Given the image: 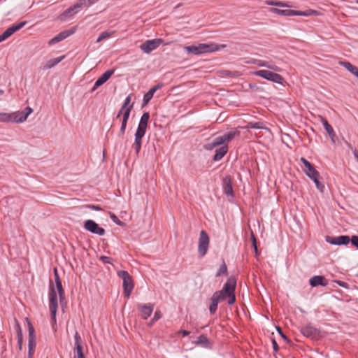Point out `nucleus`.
I'll return each mask as SVG.
<instances>
[{
	"instance_id": "obj_1",
	"label": "nucleus",
	"mask_w": 358,
	"mask_h": 358,
	"mask_svg": "<svg viewBox=\"0 0 358 358\" xmlns=\"http://www.w3.org/2000/svg\"><path fill=\"white\" fill-rule=\"evenodd\" d=\"M54 276L55 280V285L53 284L52 282H50L49 286V308L51 313V321L52 324V328L55 329L56 327L57 320L56 315L57 310L58 308V301H57V292L59 294V298L60 303H62L65 299V294L64 290L63 289L62 281L59 278L57 269L55 268L54 269Z\"/></svg>"
},
{
	"instance_id": "obj_2",
	"label": "nucleus",
	"mask_w": 358,
	"mask_h": 358,
	"mask_svg": "<svg viewBox=\"0 0 358 358\" xmlns=\"http://www.w3.org/2000/svg\"><path fill=\"white\" fill-rule=\"evenodd\" d=\"M236 285V280L235 278L230 277L227 279L224 287L222 290L215 292L211 298H215L216 301L219 302L228 299V303L232 305L235 301V289Z\"/></svg>"
},
{
	"instance_id": "obj_3",
	"label": "nucleus",
	"mask_w": 358,
	"mask_h": 358,
	"mask_svg": "<svg viewBox=\"0 0 358 358\" xmlns=\"http://www.w3.org/2000/svg\"><path fill=\"white\" fill-rule=\"evenodd\" d=\"M236 285V280L235 278L230 277L227 279L224 287L222 290L215 292L211 298H215L216 301L219 302L228 299V303L232 305L235 301V289Z\"/></svg>"
},
{
	"instance_id": "obj_4",
	"label": "nucleus",
	"mask_w": 358,
	"mask_h": 358,
	"mask_svg": "<svg viewBox=\"0 0 358 358\" xmlns=\"http://www.w3.org/2000/svg\"><path fill=\"white\" fill-rule=\"evenodd\" d=\"M225 45H218L215 43H199L197 45H192L189 46H185L184 49L188 54L201 55L205 53H210L220 50L225 48Z\"/></svg>"
},
{
	"instance_id": "obj_5",
	"label": "nucleus",
	"mask_w": 358,
	"mask_h": 358,
	"mask_svg": "<svg viewBox=\"0 0 358 358\" xmlns=\"http://www.w3.org/2000/svg\"><path fill=\"white\" fill-rule=\"evenodd\" d=\"M33 112L31 107H27L23 111H16L10 113H0V122L20 123L24 122Z\"/></svg>"
},
{
	"instance_id": "obj_6",
	"label": "nucleus",
	"mask_w": 358,
	"mask_h": 358,
	"mask_svg": "<svg viewBox=\"0 0 358 358\" xmlns=\"http://www.w3.org/2000/svg\"><path fill=\"white\" fill-rule=\"evenodd\" d=\"M269 11L272 13L277 14L282 16H295V15H299V16H310V15H315L318 16L320 15V12L313 10V9H308L304 11L301 10H282L277 8H270Z\"/></svg>"
},
{
	"instance_id": "obj_7",
	"label": "nucleus",
	"mask_w": 358,
	"mask_h": 358,
	"mask_svg": "<svg viewBox=\"0 0 358 358\" xmlns=\"http://www.w3.org/2000/svg\"><path fill=\"white\" fill-rule=\"evenodd\" d=\"M240 131L238 130L231 131L228 133L223 134L222 136L215 138L210 143L206 145L207 150H213L216 147H218L222 144H227L234 139L236 136H239Z\"/></svg>"
},
{
	"instance_id": "obj_8",
	"label": "nucleus",
	"mask_w": 358,
	"mask_h": 358,
	"mask_svg": "<svg viewBox=\"0 0 358 358\" xmlns=\"http://www.w3.org/2000/svg\"><path fill=\"white\" fill-rule=\"evenodd\" d=\"M99 0H78L76 4L71 6L60 15L59 18L65 20L69 17L73 16L78 12V10L83 8H87L97 2Z\"/></svg>"
},
{
	"instance_id": "obj_9",
	"label": "nucleus",
	"mask_w": 358,
	"mask_h": 358,
	"mask_svg": "<svg viewBox=\"0 0 358 358\" xmlns=\"http://www.w3.org/2000/svg\"><path fill=\"white\" fill-rule=\"evenodd\" d=\"M117 275L122 278L123 281V289L125 297L129 298L134 289V282L131 276L127 271H120Z\"/></svg>"
},
{
	"instance_id": "obj_10",
	"label": "nucleus",
	"mask_w": 358,
	"mask_h": 358,
	"mask_svg": "<svg viewBox=\"0 0 358 358\" xmlns=\"http://www.w3.org/2000/svg\"><path fill=\"white\" fill-rule=\"evenodd\" d=\"M275 72L276 71L273 72L268 70H259L253 72L252 74L275 83L282 84L284 78L282 76Z\"/></svg>"
},
{
	"instance_id": "obj_11",
	"label": "nucleus",
	"mask_w": 358,
	"mask_h": 358,
	"mask_svg": "<svg viewBox=\"0 0 358 358\" xmlns=\"http://www.w3.org/2000/svg\"><path fill=\"white\" fill-rule=\"evenodd\" d=\"M28 322V329H29V343H28V357L27 358H33L36 345V338L35 335V331L34 327L32 324L30 322V321L28 320V318L26 319Z\"/></svg>"
},
{
	"instance_id": "obj_12",
	"label": "nucleus",
	"mask_w": 358,
	"mask_h": 358,
	"mask_svg": "<svg viewBox=\"0 0 358 358\" xmlns=\"http://www.w3.org/2000/svg\"><path fill=\"white\" fill-rule=\"evenodd\" d=\"M210 238L208 234L202 230L200 232L198 245V253L201 257L205 256L208 250Z\"/></svg>"
},
{
	"instance_id": "obj_13",
	"label": "nucleus",
	"mask_w": 358,
	"mask_h": 358,
	"mask_svg": "<svg viewBox=\"0 0 358 358\" xmlns=\"http://www.w3.org/2000/svg\"><path fill=\"white\" fill-rule=\"evenodd\" d=\"M163 43V40L162 38H155L152 40H148L142 43L140 45L141 50L147 54L150 53L152 50L157 48L160 44Z\"/></svg>"
},
{
	"instance_id": "obj_14",
	"label": "nucleus",
	"mask_w": 358,
	"mask_h": 358,
	"mask_svg": "<svg viewBox=\"0 0 358 358\" xmlns=\"http://www.w3.org/2000/svg\"><path fill=\"white\" fill-rule=\"evenodd\" d=\"M84 227L91 233L103 236L105 234V229L100 227L94 221L88 220L85 222Z\"/></svg>"
},
{
	"instance_id": "obj_15",
	"label": "nucleus",
	"mask_w": 358,
	"mask_h": 358,
	"mask_svg": "<svg viewBox=\"0 0 358 358\" xmlns=\"http://www.w3.org/2000/svg\"><path fill=\"white\" fill-rule=\"evenodd\" d=\"M131 110H130V108H123L122 106L119 113L117 115V117H120L121 115H122V124L120 127V134L123 135L125 132V129L127 127V122L130 115V113Z\"/></svg>"
},
{
	"instance_id": "obj_16",
	"label": "nucleus",
	"mask_w": 358,
	"mask_h": 358,
	"mask_svg": "<svg viewBox=\"0 0 358 358\" xmlns=\"http://www.w3.org/2000/svg\"><path fill=\"white\" fill-rule=\"evenodd\" d=\"M155 305L153 303L138 304V310L140 312L141 317L147 320L152 314Z\"/></svg>"
},
{
	"instance_id": "obj_17",
	"label": "nucleus",
	"mask_w": 358,
	"mask_h": 358,
	"mask_svg": "<svg viewBox=\"0 0 358 358\" xmlns=\"http://www.w3.org/2000/svg\"><path fill=\"white\" fill-rule=\"evenodd\" d=\"M146 131L137 128L135 133V140L133 144V148L136 154H138L142 145V138L145 136Z\"/></svg>"
},
{
	"instance_id": "obj_18",
	"label": "nucleus",
	"mask_w": 358,
	"mask_h": 358,
	"mask_svg": "<svg viewBox=\"0 0 358 358\" xmlns=\"http://www.w3.org/2000/svg\"><path fill=\"white\" fill-rule=\"evenodd\" d=\"M247 64H255L259 67H266L273 71H281L282 69L276 65L271 64L268 62L260 60V59H251L250 61L246 62Z\"/></svg>"
},
{
	"instance_id": "obj_19",
	"label": "nucleus",
	"mask_w": 358,
	"mask_h": 358,
	"mask_svg": "<svg viewBox=\"0 0 358 358\" xmlns=\"http://www.w3.org/2000/svg\"><path fill=\"white\" fill-rule=\"evenodd\" d=\"M301 333L303 336L312 338H316L319 335L318 329L310 324H306V326L303 327L301 329Z\"/></svg>"
},
{
	"instance_id": "obj_20",
	"label": "nucleus",
	"mask_w": 358,
	"mask_h": 358,
	"mask_svg": "<svg viewBox=\"0 0 358 358\" xmlns=\"http://www.w3.org/2000/svg\"><path fill=\"white\" fill-rule=\"evenodd\" d=\"M114 72L115 70L110 69L106 71L104 73H103L95 82L92 90H95L97 87L104 84L111 77Z\"/></svg>"
},
{
	"instance_id": "obj_21",
	"label": "nucleus",
	"mask_w": 358,
	"mask_h": 358,
	"mask_svg": "<svg viewBox=\"0 0 358 358\" xmlns=\"http://www.w3.org/2000/svg\"><path fill=\"white\" fill-rule=\"evenodd\" d=\"M350 238L348 236H340L337 237H327V241L332 245H346L350 242Z\"/></svg>"
},
{
	"instance_id": "obj_22",
	"label": "nucleus",
	"mask_w": 358,
	"mask_h": 358,
	"mask_svg": "<svg viewBox=\"0 0 358 358\" xmlns=\"http://www.w3.org/2000/svg\"><path fill=\"white\" fill-rule=\"evenodd\" d=\"M309 282L312 287H316L318 285L326 286L328 284L327 280L322 275H315L312 277L310 279Z\"/></svg>"
},
{
	"instance_id": "obj_23",
	"label": "nucleus",
	"mask_w": 358,
	"mask_h": 358,
	"mask_svg": "<svg viewBox=\"0 0 358 358\" xmlns=\"http://www.w3.org/2000/svg\"><path fill=\"white\" fill-rule=\"evenodd\" d=\"M71 34H73V32L69 31H62L59 34H57V36L53 37L51 40H50L48 42V44H49V45L56 44V43L63 41L68 36H69Z\"/></svg>"
},
{
	"instance_id": "obj_24",
	"label": "nucleus",
	"mask_w": 358,
	"mask_h": 358,
	"mask_svg": "<svg viewBox=\"0 0 358 358\" xmlns=\"http://www.w3.org/2000/svg\"><path fill=\"white\" fill-rule=\"evenodd\" d=\"M220 147L215 150V154L213 157L214 161H220L228 152V145L222 144Z\"/></svg>"
},
{
	"instance_id": "obj_25",
	"label": "nucleus",
	"mask_w": 358,
	"mask_h": 358,
	"mask_svg": "<svg viewBox=\"0 0 358 358\" xmlns=\"http://www.w3.org/2000/svg\"><path fill=\"white\" fill-rule=\"evenodd\" d=\"M326 131L327 132V134H329V136H330L331 141L333 142H334V138L336 137V134L332 128V127L329 124V122H327V120L323 117L322 116L320 115L319 116Z\"/></svg>"
},
{
	"instance_id": "obj_26",
	"label": "nucleus",
	"mask_w": 358,
	"mask_h": 358,
	"mask_svg": "<svg viewBox=\"0 0 358 358\" xmlns=\"http://www.w3.org/2000/svg\"><path fill=\"white\" fill-rule=\"evenodd\" d=\"M339 64L345 68L348 71L358 78V68L349 62L340 61Z\"/></svg>"
},
{
	"instance_id": "obj_27",
	"label": "nucleus",
	"mask_w": 358,
	"mask_h": 358,
	"mask_svg": "<svg viewBox=\"0 0 358 358\" xmlns=\"http://www.w3.org/2000/svg\"><path fill=\"white\" fill-rule=\"evenodd\" d=\"M339 64L345 68L348 71L358 78V68L349 62L340 61Z\"/></svg>"
},
{
	"instance_id": "obj_28",
	"label": "nucleus",
	"mask_w": 358,
	"mask_h": 358,
	"mask_svg": "<svg viewBox=\"0 0 358 358\" xmlns=\"http://www.w3.org/2000/svg\"><path fill=\"white\" fill-rule=\"evenodd\" d=\"M223 185H224V187H223L224 192L227 196H233V187H232L231 180L230 179V178L227 177V178H224Z\"/></svg>"
},
{
	"instance_id": "obj_29",
	"label": "nucleus",
	"mask_w": 358,
	"mask_h": 358,
	"mask_svg": "<svg viewBox=\"0 0 358 358\" xmlns=\"http://www.w3.org/2000/svg\"><path fill=\"white\" fill-rule=\"evenodd\" d=\"M149 119H150L149 113H148V112L144 113L141 117L138 128L146 131Z\"/></svg>"
},
{
	"instance_id": "obj_30",
	"label": "nucleus",
	"mask_w": 358,
	"mask_h": 358,
	"mask_svg": "<svg viewBox=\"0 0 358 358\" xmlns=\"http://www.w3.org/2000/svg\"><path fill=\"white\" fill-rule=\"evenodd\" d=\"M64 56L63 55V56H61L59 57L52 58V59H49L45 63V64L44 66V69H50L54 67L55 66L58 64L61 61H62L64 59Z\"/></svg>"
},
{
	"instance_id": "obj_31",
	"label": "nucleus",
	"mask_w": 358,
	"mask_h": 358,
	"mask_svg": "<svg viewBox=\"0 0 358 358\" xmlns=\"http://www.w3.org/2000/svg\"><path fill=\"white\" fill-rule=\"evenodd\" d=\"M265 3L268 6H278V7H289L287 4L282 1H274V0H267L265 1Z\"/></svg>"
},
{
	"instance_id": "obj_32",
	"label": "nucleus",
	"mask_w": 358,
	"mask_h": 358,
	"mask_svg": "<svg viewBox=\"0 0 358 358\" xmlns=\"http://www.w3.org/2000/svg\"><path fill=\"white\" fill-rule=\"evenodd\" d=\"M26 24H27V22L24 21V22H19L17 24H14L9 28L10 29V31H12V32L14 34L17 31L22 29Z\"/></svg>"
},
{
	"instance_id": "obj_33",
	"label": "nucleus",
	"mask_w": 358,
	"mask_h": 358,
	"mask_svg": "<svg viewBox=\"0 0 358 358\" xmlns=\"http://www.w3.org/2000/svg\"><path fill=\"white\" fill-rule=\"evenodd\" d=\"M305 173L310 179L320 177L319 172L315 168H313L310 171H305Z\"/></svg>"
},
{
	"instance_id": "obj_34",
	"label": "nucleus",
	"mask_w": 358,
	"mask_h": 358,
	"mask_svg": "<svg viewBox=\"0 0 358 358\" xmlns=\"http://www.w3.org/2000/svg\"><path fill=\"white\" fill-rule=\"evenodd\" d=\"M74 352L73 358H85L83 346L74 348Z\"/></svg>"
},
{
	"instance_id": "obj_35",
	"label": "nucleus",
	"mask_w": 358,
	"mask_h": 358,
	"mask_svg": "<svg viewBox=\"0 0 358 358\" xmlns=\"http://www.w3.org/2000/svg\"><path fill=\"white\" fill-rule=\"evenodd\" d=\"M113 31H111V32H109V31H103L102 32L100 36L98 37L97 40H96V42L97 43H99L101 42L102 40L103 39H106V38H110L113 34Z\"/></svg>"
},
{
	"instance_id": "obj_36",
	"label": "nucleus",
	"mask_w": 358,
	"mask_h": 358,
	"mask_svg": "<svg viewBox=\"0 0 358 358\" xmlns=\"http://www.w3.org/2000/svg\"><path fill=\"white\" fill-rule=\"evenodd\" d=\"M82 345V338L80 335L78 331L76 332L74 335V348L81 347Z\"/></svg>"
},
{
	"instance_id": "obj_37",
	"label": "nucleus",
	"mask_w": 358,
	"mask_h": 358,
	"mask_svg": "<svg viewBox=\"0 0 358 358\" xmlns=\"http://www.w3.org/2000/svg\"><path fill=\"white\" fill-rule=\"evenodd\" d=\"M13 33L10 31V29L8 27L2 34L0 35V43L5 41L6 38L12 36Z\"/></svg>"
},
{
	"instance_id": "obj_38",
	"label": "nucleus",
	"mask_w": 358,
	"mask_h": 358,
	"mask_svg": "<svg viewBox=\"0 0 358 358\" xmlns=\"http://www.w3.org/2000/svg\"><path fill=\"white\" fill-rule=\"evenodd\" d=\"M13 33L10 31V29L8 27L2 34L0 35V43L5 41L6 38L12 36Z\"/></svg>"
},
{
	"instance_id": "obj_39",
	"label": "nucleus",
	"mask_w": 358,
	"mask_h": 358,
	"mask_svg": "<svg viewBox=\"0 0 358 358\" xmlns=\"http://www.w3.org/2000/svg\"><path fill=\"white\" fill-rule=\"evenodd\" d=\"M131 95L129 94V96H127L126 97V99H124V103L122 105L123 108H130V110H132L133 108V103L131 104Z\"/></svg>"
},
{
	"instance_id": "obj_40",
	"label": "nucleus",
	"mask_w": 358,
	"mask_h": 358,
	"mask_svg": "<svg viewBox=\"0 0 358 358\" xmlns=\"http://www.w3.org/2000/svg\"><path fill=\"white\" fill-rule=\"evenodd\" d=\"M218 303L215 298H211V303L209 307V310L211 314H214L217 308Z\"/></svg>"
},
{
	"instance_id": "obj_41",
	"label": "nucleus",
	"mask_w": 358,
	"mask_h": 358,
	"mask_svg": "<svg viewBox=\"0 0 358 358\" xmlns=\"http://www.w3.org/2000/svg\"><path fill=\"white\" fill-rule=\"evenodd\" d=\"M162 317V313L160 310H157L155 313L154 317L150 320V322L148 323V326L151 327L155 322L159 320Z\"/></svg>"
},
{
	"instance_id": "obj_42",
	"label": "nucleus",
	"mask_w": 358,
	"mask_h": 358,
	"mask_svg": "<svg viewBox=\"0 0 358 358\" xmlns=\"http://www.w3.org/2000/svg\"><path fill=\"white\" fill-rule=\"evenodd\" d=\"M154 92L150 90L143 96V103L145 105L148 103V102L153 97Z\"/></svg>"
},
{
	"instance_id": "obj_43",
	"label": "nucleus",
	"mask_w": 358,
	"mask_h": 358,
	"mask_svg": "<svg viewBox=\"0 0 358 358\" xmlns=\"http://www.w3.org/2000/svg\"><path fill=\"white\" fill-rule=\"evenodd\" d=\"M227 271V268L224 262H223L216 273V276H220L222 275L226 274Z\"/></svg>"
},
{
	"instance_id": "obj_44",
	"label": "nucleus",
	"mask_w": 358,
	"mask_h": 358,
	"mask_svg": "<svg viewBox=\"0 0 358 358\" xmlns=\"http://www.w3.org/2000/svg\"><path fill=\"white\" fill-rule=\"evenodd\" d=\"M319 178L320 177H317V178H313L312 180L315 182L317 189L320 190L321 192H322L324 189V185L319 181Z\"/></svg>"
},
{
	"instance_id": "obj_45",
	"label": "nucleus",
	"mask_w": 358,
	"mask_h": 358,
	"mask_svg": "<svg viewBox=\"0 0 358 358\" xmlns=\"http://www.w3.org/2000/svg\"><path fill=\"white\" fill-rule=\"evenodd\" d=\"M300 161L303 163V164L306 167V169L304 170V171H310V169L314 168V166L308 160H306L304 157H301L300 159Z\"/></svg>"
},
{
	"instance_id": "obj_46",
	"label": "nucleus",
	"mask_w": 358,
	"mask_h": 358,
	"mask_svg": "<svg viewBox=\"0 0 358 358\" xmlns=\"http://www.w3.org/2000/svg\"><path fill=\"white\" fill-rule=\"evenodd\" d=\"M109 215H110V219L115 223L117 224V225L119 226H123L124 225V223L120 221L118 217L113 213L110 212L109 213Z\"/></svg>"
},
{
	"instance_id": "obj_47",
	"label": "nucleus",
	"mask_w": 358,
	"mask_h": 358,
	"mask_svg": "<svg viewBox=\"0 0 358 358\" xmlns=\"http://www.w3.org/2000/svg\"><path fill=\"white\" fill-rule=\"evenodd\" d=\"M15 328L17 334V337L22 336V329H21L20 323L16 320H15Z\"/></svg>"
},
{
	"instance_id": "obj_48",
	"label": "nucleus",
	"mask_w": 358,
	"mask_h": 358,
	"mask_svg": "<svg viewBox=\"0 0 358 358\" xmlns=\"http://www.w3.org/2000/svg\"><path fill=\"white\" fill-rule=\"evenodd\" d=\"M247 128L261 129L262 127L259 122H249L246 127Z\"/></svg>"
},
{
	"instance_id": "obj_49",
	"label": "nucleus",
	"mask_w": 358,
	"mask_h": 358,
	"mask_svg": "<svg viewBox=\"0 0 358 358\" xmlns=\"http://www.w3.org/2000/svg\"><path fill=\"white\" fill-rule=\"evenodd\" d=\"M100 260H101L105 264H110L111 263V259L106 256H101L99 257Z\"/></svg>"
},
{
	"instance_id": "obj_50",
	"label": "nucleus",
	"mask_w": 358,
	"mask_h": 358,
	"mask_svg": "<svg viewBox=\"0 0 358 358\" xmlns=\"http://www.w3.org/2000/svg\"><path fill=\"white\" fill-rule=\"evenodd\" d=\"M350 241H351V243L352 245H354L355 247L358 248V236H353Z\"/></svg>"
},
{
	"instance_id": "obj_51",
	"label": "nucleus",
	"mask_w": 358,
	"mask_h": 358,
	"mask_svg": "<svg viewBox=\"0 0 358 358\" xmlns=\"http://www.w3.org/2000/svg\"><path fill=\"white\" fill-rule=\"evenodd\" d=\"M252 245L254 246L256 254H257V243H256V239L254 236V235H252Z\"/></svg>"
},
{
	"instance_id": "obj_52",
	"label": "nucleus",
	"mask_w": 358,
	"mask_h": 358,
	"mask_svg": "<svg viewBox=\"0 0 358 358\" xmlns=\"http://www.w3.org/2000/svg\"><path fill=\"white\" fill-rule=\"evenodd\" d=\"M88 208H91V209H93V210H101V208L100 206H94V205H89Z\"/></svg>"
},
{
	"instance_id": "obj_53",
	"label": "nucleus",
	"mask_w": 358,
	"mask_h": 358,
	"mask_svg": "<svg viewBox=\"0 0 358 358\" xmlns=\"http://www.w3.org/2000/svg\"><path fill=\"white\" fill-rule=\"evenodd\" d=\"M278 331L279 332L280 335L281 336V337L285 340V341H288V339L287 338V336L282 332L280 328L278 327Z\"/></svg>"
},
{
	"instance_id": "obj_54",
	"label": "nucleus",
	"mask_w": 358,
	"mask_h": 358,
	"mask_svg": "<svg viewBox=\"0 0 358 358\" xmlns=\"http://www.w3.org/2000/svg\"><path fill=\"white\" fill-rule=\"evenodd\" d=\"M17 343L19 345V349L21 350L22 346V336L20 337H17Z\"/></svg>"
},
{
	"instance_id": "obj_55",
	"label": "nucleus",
	"mask_w": 358,
	"mask_h": 358,
	"mask_svg": "<svg viewBox=\"0 0 358 358\" xmlns=\"http://www.w3.org/2000/svg\"><path fill=\"white\" fill-rule=\"evenodd\" d=\"M161 87H162V85H157L154 86L153 87H152L150 90H151V91H152L155 93L157 90H158Z\"/></svg>"
},
{
	"instance_id": "obj_56",
	"label": "nucleus",
	"mask_w": 358,
	"mask_h": 358,
	"mask_svg": "<svg viewBox=\"0 0 358 358\" xmlns=\"http://www.w3.org/2000/svg\"><path fill=\"white\" fill-rule=\"evenodd\" d=\"M273 350L275 352L278 350V345L275 340H273Z\"/></svg>"
},
{
	"instance_id": "obj_57",
	"label": "nucleus",
	"mask_w": 358,
	"mask_h": 358,
	"mask_svg": "<svg viewBox=\"0 0 358 358\" xmlns=\"http://www.w3.org/2000/svg\"><path fill=\"white\" fill-rule=\"evenodd\" d=\"M180 334H181L183 336H187L189 334V331L186 330H181L179 331Z\"/></svg>"
},
{
	"instance_id": "obj_58",
	"label": "nucleus",
	"mask_w": 358,
	"mask_h": 358,
	"mask_svg": "<svg viewBox=\"0 0 358 358\" xmlns=\"http://www.w3.org/2000/svg\"><path fill=\"white\" fill-rule=\"evenodd\" d=\"M336 282L343 287H346L347 284L345 282L338 280Z\"/></svg>"
},
{
	"instance_id": "obj_59",
	"label": "nucleus",
	"mask_w": 358,
	"mask_h": 358,
	"mask_svg": "<svg viewBox=\"0 0 358 358\" xmlns=\"http://www.w3.org/2000/svg\"><path fill=\"white\" fill-rule=\"evenodd\" d=\"M353 154H354L355 157L358 161V152H357V150H353Z\"/></svg>"
},
{
	"instance_id": "obj_60",
	"label": "nucleus",
	"mask_w": 358,
	"mask_h": 358,
	"mask_svg": "<svg viewBox=\"0 0 358 358\" xmlns=\"http://www.w3.org/2000/svg\"><path fill=\"white\" fill-rule=\"evenodd\" d=\"M3 90H0V95L3 94Z\"/></svg>"
},
{
	"instance_id": "obj_61",
	"label": "nucleus",
	"mask_w": 358,
	"mask_h": 358,
	"mask_svg": "<svg viewBox=\"0 0 358 358\" xmlns=\"http://www.w3.org/2000/svg\"><path fill=\"white\" fill-rule=\"evenodd\" d=\"M357 3H358V1H357Z\"/></svg>"
}]
</instances>
